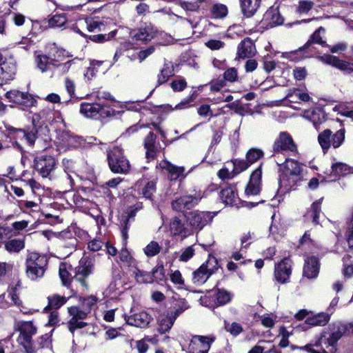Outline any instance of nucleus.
<instances>
[{
	"label": "nucleus",
	"instance_id": "nucleus-30",
	"mask_svg": "<svg viewBox=\"0 0 353 353\" xmlns=\"http://www.w3.org/2000/svg\"><path fill=\"white\" fill-rule=\"evenodd\" d=\"M103 23L98 19L94 18H86L85 19H80L78 21L77 26L74 28V31L79 34L83 35L79 27L86 26L89 32H94L95 30H100L101 26Z\"/></svg>",
	"mask_w": 353,
	"mask_h": 353
},
{
	"label": "nucleus",
	"instance_id": "nucleus-38",
	"mask_svg": "<svg viewBox=\"0 0 353 353\" xmlns=\"http://www.w3.org/2000/svg\"><path fill=\"white\" fill-rule=\"evenodd\" d=\"M237 194L234 187L229 186L220 192V196L223 202L227 205H232L235 202Z\"/></svg>",
	"mask_w": 353,
	"mask_h": 353
},
{
	"label": "nucleus",
	"instance_id": "nucleus-57",
	"mask_svg": "<svg viewBox=\"0 0 353 353\" xmlns=\"http://www.w3.org/2000/svg\"><path fill=\"white\" fill-rule=\"evenodd\" d=\"M298 98L299 101H308L310 99V97L307 93L303 92L299 90H295L293 92L288 94L286 96V99L289 102H293L294 100L291 99V98Z\"/></svg>",
	"mask_w": 353,
	"mask_h": 353
},
{
	"label": "nucleus",
	"instance_id": "nucleus-29",
	"mask_svg": "<svg viewBox=\"0 0 353 353\" xmlns=\"http://www.w3.org/2000/svg\"><path fill=\"white\" fill-rule=\"evenodd\" d=\"M170 231L174 236L185 238L190 234V230L186 228L178 217L173 218L170 223Z\"/></svg>",
	"mask_w": 353,
	"mask_h": 353
},
{
	"label": "nucleus",
	"instance_id": "nucleus-10",
	"mask_svg": "<svg viewBox=\"0 0 353 353\" xmlns=\"http://www.w3.org/2000/svg\"><path fill=\"white\" fill-rule=\"evenodd\" d=\"M304 348L310 353H335L336 350V342L329 336H326L323 333L314 345H307Z\"/></svg>",
	"mask_w": 353,
	"mask_h": 353
},
{
	"label": "nucleus",
	"instance_id": "nucleus-39",
	"mask_svg": "<svg viewBox=\"0 0 353 353\" xmlns=\"http://www.w3.org/2000/svg\"><path fill=\"white\" fill-rule=\"evenodd\" d=\"M331 174L334 176H345L352 172L353 168L345 163L338 162L332 164Z\"/></svg>",
	"mask_w": 353,
	"mask_h": 353
},
{
	"label": "nucleus",
	"instance_id": "nucleus-53",
	"mask_svg": "<svg viewBox=\"0 0 353 353\" xmlns=\"http://www.w3.org/2000/svg\"><path fill=\"white\" fill-rule=\"evenodd\" d=\"M66 302V298L59 295H52L48 297V305L51 309H58Z\"/></svg>",
	"mask_w": 353,
	"mask_h": 353
},
{
	"label": "nucleus",
	"instance_id": "nucleus-23",
	"mask_svg": "<svg viewBox=\"0 0 353 353\" xmlns=\"http://www.w3.org/2000/svg\"><path fill=\"white\" fill-rule=\"evenodd\" d=\"M256 52L255 46L250 38H245L239 44L237 56L239 59L254 57Z\"/></svg>",
	"mask_w": 353,
	"mask_h": 353
},
{
	"label": "nucleus",
	"instance_id": "nucleus-59",
	"mask_svg": "<svg viewBox=\"0 0 353 353\" xmlns=\"http://www.w3.org/2000/svg\"><path fill=\"white\" fill-rule=\"evenodd\" d=\"M223 79L225 81L234 83L238 81V72L235 68H230L223 73Z\"/></svg>",
	"mask_w": 353,
	"mask_h": 353
},
{
	"label": "nucleus",
	"instance_id": "nucleus-54",
	"mask_svg": "<svg viewBox=\"0 0 353 353\" xmlns=\"http://www.w3.org/2000/svg\"><path fill=\"white\" fill-rule=\"evenodd\" d=\"M292 335V332L287 330V329L282 326L279 328V332L277 337L281 338L279 345L282 347H286L289 345V337Z\"/></svg>",
	"mask_w": 353,
	"mask_h": 353
},
{
	"label": "nucleus",
	"instance_id": "nucleus-50",
	"mask_svg": "<svg viewBox=\"0 0 353 353\" xmlns=\"http://www.w3.org/2000/svg\"><path fill=\"white\" fill-rule=\"evenodd\" d=\"M24 247V242L20 239H12L8 241L5 248L10 252H18Z\"/></svg>",
	"mask_w": 353,
	"mask_h": 353
},
{
	"label": "nucleus",
	"instance_id": "nucleus-49",
	"mask_svg": "<svg viewBox=\"0 0 353 353\" xmlns=\"http://www.w3.org/2000/svg\"><path fill=\"white\" fill-rule=\"evenodd\" d=\"M161 250V246L157 241H151L143 249L145 254L148 257L154 256L158 254Z\"/></svg>",
	"mask_w": 353,
	"mask_h": 353
},
{
	"label": "nucleus",
	"instance_id": "nucleus-61",
	"mask_svg": "<svg viewBox=\"0 0 353 353\" xmlns=\"http://www.w3.org/2000/svg\"><path fill=\"white\" fill-rule=\"evenodd\" d=\"M116 33L117 30H114L105 34L92 35L90 37V39L96 43H103L105 41H108L112 38L114 37Z\"/></svg>",
	"mask_w": 353,
	"mask_h": 353
},
{
	"label": "nucleus",
	"instance_id": "nucleus-3",
	"mask_svg": "<svg viewBox=\"0 0 353 353\" xmlns=\"http://www.w3.org/2000/svg\"><path fill=\"white\" fill-rule=\"evenodd\" d=\"M48 260L46 256L37 252L30 253L26 261V274L32 281H37L42 278L46 272Z\"/></svg>",
	"mask_w": 353,
	"mask_h": 353
},
{
	"label": "nucleus",
	"instance_id": "nucleus-47",
	"mask_svg": "<svg viewBox=\"0 0 353 353\" xmlns=\"http://www.w3.org/2000/svg\"><path fill=\"white\" fill-rule=\"evenodd\" d=\"M189 307V305L183 299H178L175 301L173 308L170 311L174 314V316L177 318L181 314H182L185 310Z\"/></svg>",
	"mask_w": 353,
	"mask_h": 353
},
{
	"label": "nucleus",
	"instance_id": "nucleus-5",
	"mask_svg": "<svg viewBox=\"0 0 353 353\" xmlns=\"http://www.w3.org/2000/svg\"><path fill=\"white\" fill-rule=\"evenodd\" d=\"M273 150L275 153H281L293 157L299 155L297 145L292 136L287 132H281L274 141Z\"/></svg>",
	"mask_w": 353,
	"mask_h": 353
},
{
	"label": "nucleus",
	"instance_id": "nucleus-12",
	"mask_svg": "<svg viewBox=\"0 0 353 353\" xmlns=\"http://www.w3.org/2000/svg\"><path fill=\"white\" fill-rule=\"evenodd\" d=\"M56 165V160L52 156L41 155L34 159L35 169L42 177L49 176Z\"/></svg>",
	"mask_w": 353,
	"mask_h": 353
},
{
	"label": "nucleus",
	"instance_id": "nucleus-2",
	"mask_svg": "<svg viewBox=\"0 0 353 353\" xmlns=\"http://www.w3.org/2000/svg\"><path fill=\"white\" fill-rule=\"evenodd\" d=\"M19 335L16 339L15 353H31L32 337L37 333V328L32 321H20L17 325Z\"/></svg>",
	"mask_w": 353,
	"mask_h": 353
},
{
	"label": "nucleus",
	"instance_id": "nucleus-4",
	"mask_svg": "<svg viewBox=\"0 0 353 353\" xmlns=\"http://www.w3.org/2000/svg\"><path fill=\"white\" fill-rule=\"evenodd\" d=\"M345 129H340L334 134L329 129L321 132L318 136V141L324 153L332 146L334 148H339L345 141Z\"/></svg>",
	"mask_w": 353,
	"mask_h": 353
},
{
	"label": "nucleus",
	"instance_id": "nucleus-48",
	"mask_svg": "<svg viewBox=\"0 0 353 353\" xmlns=\"http://www.w3.org/2000/svg\"><path fill=\"white\" fill-rule=\"evenodd\" d=\"M224 326L225 330L233 336H236L239 335L243 331V328L241 326V325L236 322H233L230 323L225 321Z\"/></svg>",
	"mask_w": 353,
	"mask_h": 353
},
{
	"label": "nucleus",
	"instance_id": "nucleus-15",
	"mask_svg": "<svg viewBox=\"0 0 353 353\" xmlns=\"http://www.w3.org/2000/svg\"><path fill=\"white\" fill-rule=\"evenodd\" d=\"M201 199V196L200 195L182 196L172 202V208L175 211L184 212L185 210H190L196 205Z\"/></svg>",
	"mask_w": 353,
	"mask_h": 353
},
{
	"label": "nucleus",
	"instance_id": "nucleus-26",
	"mask_svg": "<svg viewBox=\"0 0 353 353\" xmlns=\"http://www.w3.org/2000/svg\"><path fill=\"white\" fill-rule=\"evenodd\" d=\"M353 334V323L338 322L333 324V330L330 336L333 339V341L337 343L343 334Z\"/></svg>",
	"mask_w": 353,
	"mask_h": 353
},
{
	"label": "nucleus",
	"instance_id": "nucleus-43",
	"mask_svg": "<svg viewBox=\"0 0 353 353\" xmlns=\"http://www.w3.org/2000/svg\"><path fill=\"white\" fill-rule=\"evenodd\" d=\"M322 201L323 198L314 201L311 205L310 210L308 212V215L312 217L313 223L315 224L319 223Z\"/></svg>",
	"mask_w": 353,
	"mask_h": 353
},
{
	"label": "nucleus",
	"instance_id": "nucleus-37",
	"mask_svg": "<svg viewBox=\"0 0 353 353\" xmlns=\"http://www.w3.org/2000/svg\"><path fill=\"white\" fill-rule=\"evenodd\" d=\"M61 137L62 144L69 147L77 148L80 146L83 143V139L81 138L68 132H63Z\"/></svg>",
	"mask_w": 353,
	"mask_h": 353
},
{
	"label": "nucleus",
	"instance_id": "nucleus-8",
	"mask_svg": "<svg viewBox=\"0 0 353 353\" xmlns=\"http://www.w3.org/2000/svg\"><path fill=\"white\" fill-rule=\"evenodd\" d=\"M212 342L210 337L195 335L188 345L182 346V350L186 353H208Z\"/></svg>",
	"mask_w": 353,
	"mask_h": 353
},
{
	"label": "nucleus",
	"instance_id": "nucleus-27",
	"mask_svg": "<svg viewBox=\"0 0 353 353\" xmlns=\"http://www.w3.org/2000/svg\"><path fill=\"white\" fill-rule=\"evenodd\" d=\"M176 317L170 310L161 314L159 319V332L164 334L168 332L174 325Z\"/></svg>",
	"mask_w": 353,
	"mask_h": 353
},
{
	"label": "nucleus",
	"instance_id": "nucleus-62",
	"mask_svg": "<svg viewBox=\"0 0 353 353\" xmlns=\"http://www.w3.org/2000/svg\"><path fill=\"white\" fill-rule=\"evenodd\" d=\"M156 190V184L153 181L148 182L142 189V194L147 199H150Z\"/></svg>",
	"mask_w": 353,
	"mask_h": 353
},
{
	"label": "nucleus",
	"instance_id": "nucleus-36",
	"mask_svg": "<svg viewBox=\"0 0 353 353\" xmlns=\"http://www.w3.org/2000/svg\"><path fill=\"white\" fill-rule=\"evenodd\" d=\"M330 321V315L322 312L306 319L305 323L313 326H323Z\"/></svg>",
	"mask_w": 353,
	"mask_h": 353
},
{
	"label": "nucleus",
	"instance_id": "nucleus-45",
	"mask_svg": "<svg viewBox=\"0 0 353 353\" xmlns=\"http://www.w3.org/2000/svg\"><path fill=\"white\" fill-rule=\"evenodd\" d=\"M66 179L69 181L70 186L72 187L74 184L75 179H79L80 180L90 179L91 176L90 174H84L82 172L77 173L76 172L69 170L68 168L65 170Z\"/></svg>",
	"mask_w": 353,
	"mask_h": 353
},
{
	"label": "nucleus",
	"instance_id": "nucleus-21",
	"mask_svg": "<svg viewBox=\"0 0 353 353\" xmlns=\"http://www.w3.org/2000/svg\"><path fill=\"white\" fill-rule=\"evenodd\" d=\"M152 319V316L148 312L142 311L129 316L126 322L130 325L143 328L147 327Z\"/></svg>",
	"mask_w": 353,
	"mask_h": 353
},
{
	"label": "nucleus",
	"instance_id": "nucleus-51",
	"mask_svg": "<svg viewBox=\"0 0 353 353\" xmlns=\"http://www.w3.org/2000/svg\"><path fill=\"white\" fill-rule=\"evenodd\" d=\"M66 22L67 19L64 14H55L48 20V26L50 28H61Z\"/></svg>",
	"mask_w": 353,
	"mask_h": 353
},
{
	"label": "nucleus",
	"instance_id": "nucleus-20",
	"mask_svg": "<svg viewBox=\"0 0 353 353\" xmlns=\"http://www.w3.org/2000/svg\"><path fill=\"white\" fill-rule=\"evenodd\" d=\"M92 272V265L90 261H84L81 260L79 265L75 269L74 279L86 287L87 282L85 279L91 274Z\"/></svg>",
	"mask_w": 353,
	"mask_h": 353
},
{
	"label": "nucleus",
	"instance_id": "nucleus-40",
	"mask_svg": "<svg viewBox=\"0 0 353 353\" xmlns=\"http://www.w3.org/2000/svg\"><path fill=\"white\" fill-rule=\"evenodd\" d=\"M174 75L173 65L171 63H166L164 64L163 68L161 70L157 76V83L160 85L166 82L168 79Z\"/></svg>",
	"mask_w": 353,
	"mask_h": 353
},
{
	"label": "nucleus",
	"instance_id": "nucleus-18",
	"mask_svg": "<svg viewBox=\"0 0 353 353\" xmlns=\"http://www.w3.org/2000/svg\"><path fill=\"white\" fill-rule=\"evenodd\" d=\"M292 261L285 258L275 265L274 276L276 280L281 283L287 282L292 273Z\"/></svg>",
	"mask_w": 353,
	"mask_h": 353
},
{
	"label": "nucleus",
	"instance_id": "nucleus-7",
	"mask_svg": "<svg viewBox=\"0 0 353 353\" xmlns=\"http://www.w3.org/2000/svg\"><path fill=\"white\" fill-rule=\"evenodd\" d=\"M218 269V263L214 257H210L193 272L192 281L194 284H203Z\"/></svg>",
	"mask_w": 353,
	"mask_h": 353
},
{
	"label": "nucleus",
	"instance_id": "nucleus-22",
	"mask_svg": "<svg viewBox=\"0 0 353 353\" xmlns=\"http://www.w3.org/2000/svg\"><path fill=\"white\" fill-rule=\"evenodd\" d=\"M261 175L262 172L260 168L252 172L245 190L247 195H256L259 193L261 190Z\"/></svg>",
	"mask_w": 353,
	"mask_h": 353
},
{
	"label": "nucleus",
	"instance_id": "nucleus-19",
	"mask_svg": "<svg viewBox=\"0 0 353 353\" xmlns=\"http://www.w3.org/2000/svg\"><path fill=\"white\" fill-rule=\"evenodd\" d=\"M52 54L43 53L42 51L38 50L34 52V61L37 68L41 72H46L51 70L54 65V57H52Z\"/></svg>",
	"mask_w": 353,
	"mask_h": 353
},
{
	"label": "nucleus",
	"instance_id": "nucleus-28",
	"mask_svg": "<svg viewBox=\"0 0 353 353\" xmlns=\"http://www.w3.org/2000/svg\"><path fill=\"white\" fill-rule=\"evenodd\" d=\"M303 117L310 121L317 128V126L325 121V112L320 108H313L304 111Z\"/></svg>",
	"mask_w": 353,
	"mask_h": 353
},
{
	"label": "nucleus",
	"instance_id": "nucleus-55",
	"mask_svg": "<svg viewBox=\"0 0 353 353\" xmlns=\"http://www.w3.org/2000/svg\"><path fill=\"white\" fill-rule=\"evenodd\" d=\"M263 156L262 150L256 148L250 149L246 154V159L250 165L253 164Z\"/></svg>",
	"mask_w": 353,
	"mask_h": 353
},
{
	"label": "nucleus",
	"instance_id": "nucleus-42",
	"mask_svg": "<svg viewBox=\"0 0 353 353\" xmlns=\"http://www.w3.org/2000/svg\"><path fill=\"white\" fill-rule=\"evenodd\" d=\"M21 283L20 281H17L14 287L10 288L9 290V296L13 303V304L20 308V310L23 313H26V312L23 311L21 307H23V303L19 298V295L18 293L19 290L21 288Z\"/></svg>",
	"mask_w": 353,
	"mask_h": 353
},
{
	"label": "nucleus",
	"instance_id": "nucleus-11",
	"mask_svg": "<svg viewBox=\"0 0 353 353\" xmlns=\"http://www.w3.org/2000/svg\"><path fill=\"white\" fill-rule=\"evenodd\" d=\"M6 97L10 102L21 106L23 109L34 106L37 103V100L32 94L17 90L7 92Z\"/></svg>",
	"mask_w": 353,
	"mask_h": 353
},
{
	"label": "nucleus",
	"instance_id": "nucleus-34",
	"mask_svg": "<svg viewBox=\"0 0 353 353\" xmlns=\"http://www.w3.org/2000/svg\"><path fill=\"white\" fill-rule=\"evenodd\" d=\"M159 168L163 170H166L169 174L171 180H176L179 179L185 171L183 167H177L167 161H163L159 163Z\"/></svg>",
	"mask_w": 353,
	"mask_h": 353
},
{
	"label": "nucleus",
	"instance_id": "nucleus-1",
	"mask_svg": "<svg viewBox=\"0 0 353 353\" xmlns=\"http://www.w3.org/2000/svg\"><path fill=\"white\" fill-rule=\"evenodd\" d=\"M303 165L298 161L287 158L280 165L279 185L281 192L295 189L303 179Z\"/></svg>",
	"mask_w": 353,
	"mask_h": 353
},
{
	"label": "nucleus",
	"instance_id": "nucleus-14",
	"mask_svg": "<svg viewBox=\"0 0 353 353\" xmlns=\"http://www.w3.org/2000/svg\"><path fill=\"white\" fill-rule=\"evenodd\" d=\"M68 312L72 316L68 323V328L71 332H73L76 329L82 328L86 325L85 323L80 321L85 319L88 314V312L83 308L79 309L78 307L72 306L68 307Z\"/></svg>",
	"mask_w": 353,
	"mask_h": 353
},
{
	"label": "nucleus",
	"instance_id": "nucleus-56",
	"mask_svg": "<svg viewBox=\"0 0 353 353\" xmlns=\"http://www.w3.org/2000/svg\"><path fill=\"white\" fill-rule=\"evenodd\" d=\"M59 273L63 284L64 285H68L72 280V276L68 270V266L65 263L60 264Z\"/></svg>",
	"mask_w": 353,
	"mask_h": 353
},
{
	"label": "nucleus",
	"instance_id": "nucleus-35",
	"mask_svg": "<svg viewBox=\"0 0 353 353\" xmlns=\"http://www.w3.org/2000/svg\"><path fill=\"white\" fill-rule=\"evenodd\" d=\"M17 139L24 140L29 146H32L37 139L36 130L26 131L22 129L16 130Z\"/></svg>",
	"mask_w": 353,
	"mask_h": 353
},
{
	"label": "nucleus",
	"instance_id": "nucleus-33",
	"mask_svg": "<svg viewBox=\"0 0 353 353\" xmlns=\"http://www.w3.org/2000/svg\"><path fill=\"white\" fill-rule=\"evenodd\" d=\"M54 109L52 107H46L39 113L34 114L32 116L33 123L45 124L50 122L54 118Z\"/></svg>",
	"mask_w": 353,
	"mask_h": 353
},
{
	"label": "nucleus",
	"instance_id": "nucleus-32",
	"mask_svg": "<svg viewBox=\"0 0 353 353\" xmlns=\"http://www.w3.org/2000/svg\"><path fill=\"white\" fill-rule=\"evenodd\" d=\"M241 8L244 16L252 17L260 7L261 0H240Z\"/></svg>",
	"mask_w": 353,
	"mask_h": 353
},
{
	"label": "nucleus",
	"instance_id": "nucleus-13",
	"mask_svg": "<svg viewBox=\"0 0 353 353\" xmlns=\"http://www.w3.org/2000/svg\"><path fill=\"white\" fill-rule=\"evenodd\" d=\"M80 113L87 118H94L97 115L108 117L112 115L110 110L99 103H82L80 106Z\"/></svg>",
	"mask_w": 353,
	"mask_h": 353
},
{
	"label": "nucleus",
	"instance_id": "nucleus-60",
	"mask_svg": "<svg viewBox=\"0 0 353 353\" xmlns=\"http://www.w3.org/2000/svg\"><path fill=\"white\" fill-rule=\"evenodd\" d=\"M216 300L220 305L229 303L231 300V295L229 292L223 290H218L216 294Z\"/></svg>",
	"mask_w": 353,
	"mask_h": 353
},
{
	"label": "nucleus",
	"instance_id": "nucleus-52",
	"mask_svg": "<svg viewBox=\"0 0 353 353\" xmlns=\"http://www.w3.org/2000/svg\"><path fill=\"white\" fill-rule=\"evenodd\" d=\"M135 279L139 283H150L152 280V276L150 273L136 269L133 272Z\"/></svg>",
	"mask_w": 353,
	"mask_h": 353
},
{
	"label": "nucleus",
	"instance_id": "nucleus-46",
	"mask_svg": "<svg viewBox=\"0 0 353 353\" xmlns=\"http://www.w3.org/2000/svg\"><path fill=\"white\" fill-rule=\"evenodd\" d=\"M309 42L306 43L304 46L299 48L298 50L292 52H283L281 55L283 58L288 59L292 61H298L301 59L303 56L301 55L302 52L307 48Z\"/></svg>",
	"mask_w": 353,
	"mask_h": 353
},
{
	"label": "nucleus",
	"instance_id": "nucleus-25",
	"mask_svg": "<svg viewBox=\"0 0 353 353\" xmlns=\"http://www.w3.org/2000/svg\"><path fill=\"white\" fill-rule=\"evenodd\" d=\"M319 262L316 257L308 256L305 260L303 275L308 279H315L319 272Z\"/></svg>",
	"mask_w": 353,
	"mask_h": 353
},
{
	"label": "nucleus",
	"instance_id": "nucleus-24",
	"mask_svg": "<svg viewBox=\"0 0 353 353\" xmlns=\"http://www.w3.org/2000/svg\"><path fill=\"white\" fill-rule=\"evenodd\" d=\"M262 22L268 28L281 25L283 23V18L279 13L277 8H269L263 15Z\"/></svg>",
	"mask_w": 353,
	"mask_h": 353
},
{
	"label": "nucleus",
	"instance_id": "nucleus-16",
	"mask_svg": "<svg viewBox=\"0 0 353 353\" xmlns=\"http://www.w3.org/2000/svg\"><path fill=\"white\" fill-rule=\"evenodd\" d=\"M323 63L330 65L347 73H353V63L341 60L337 57L330 54H323L318 57Z\"/></svg>",
	"mask_w": 353,
	"mask_h": 353
},
{
	"label": "nucleus",
	"instance_id": "nucleus-63",
	"mask_svg": "<svg viewBox=\"0 0 353 353\" xmlns=\"http://www.w3.org/2000/svg\"><path fill=\"white\" fill-rule=\"evenodd\" d=\"M21 208L24 210H30V212H38L40 210L39 204L31 201H23L21 203Z\"/></svg>",
	"mask_w": 353,
	"mask_h": 353
},
{
	"label": "nucleus",
	"instance_id": "nucleus-41",
	"mask_svg": "<svg viewBox=\"0 0 353 353\" xmlns=\"http://www.w3.org/2000/svg\"><path fill=\"white\" fill-rule=\"evenodd\" d=\"M228 13V7L222 3H214L210 8V14L214 19H223L227 16Z\"/></svg>",
	"mask_w": 353,
	"mask_h": 353
},
{
	"label": "nucleus",
	"instance_id": "nucleus-6",
	"mask_svg": "<svg viewBox=\"0 0 353 353\" xmlns=\"http://www.w3.org/2000/svg\"><path fill=\"white\" fill-rule=\"evenodd\" d=\"M108 164L114 173H126L130 168L128 159L123 155L122 150L114 147L108 154Z\"/></svg>",
	"mask_w": 353,
	"mask_h": 353
},
{
	"label": "nucleus",
	"instance_id": "nucleus-58",
	"mask_svg": "<svg viewBox=\"0 0 353 353\" xmlns=\"http://www.w3.org/2000/svg\"><path fill=\"white\" fill-rule=\"evenodd\" d=\"M314 3L311 1H300L296 8V13L299 14L307 13L313 7Z\"/></svg>",
	"mask_w": 353,
	"mask_h": 353
},
{
	"label": "nucleus",
	"instance_id": "nucleus-64",
	"mask_svg": "<svg viewBox=\"0 0 353 353\" xmlns=\"http://www.w3.org/2000/svg\"><path fill=\"white\" fill-rule=\"evenodd\" d=\"M234 164V170L239 173L248 169L251 165L245 160H235L233 163Z\"/></svg>",
	"mask_w": 353,
	"mask_h": 353
},
{
	"label": "nucleus",
	"instance_id": "nucleus-17",
	"mask_svg": "<svg viewBox=\"0 0 353 353\" xmlns=\"http://www.w3.org/2000/svg\"><path fill=\"white\" fill-rule=\"evenodd\" d=\"M17 72V65L12 61H0V85L12 81Z\"/></svg>",
	"mask_w": 353,
	"mask_h": 353
},
{
	"label": "nucleus",
	"instance_id": "nucleus-9",
	"mask_svg": "<svg viewBox=\"0 0 353 353\" xmlns=\"http://www.w3.org/2000/svg\"><path fill=\"white\" fill-rule=\"evenodd\" d=\"M215 214L209 212L192 211L185 215L188 223L193 230H201L209 224L214 218Z\"/></svg>",
	"mask_w": 353,
	"mask_h": 353
},
{
	"label": "nucleus",
	"instance_id": "nucleus-44",
	"mask_svg": "<svg viewBox=\"0 0 353 353\" xmlns=\"http://www.w3.org/2000/svg\"><path fill=\"white\" fill-rule=\"evenodd\" d=\"M207 0H184L179 2V6L185 11H197L200 5Z\"/></svg>",
	"mask_w": 353,
	"mask_h": 353
},
{
	"label": "nucleus",
	"instance_id": "nucleus-31",
	"mask_svg": "<svg viewBox=\"0 0 353 353\" xmlns=\"http://www.w3.org/2000/svg\"><path fill=\"white\" fill-rule=\"evenodd\" d=\"M155 34V31L151 27L140 28L137 31L131 32V38L133 41L145 42L150 41Z\"/></svg>",
	"mask_w": 353,
	"mask_h": 353
}]
</instances>
